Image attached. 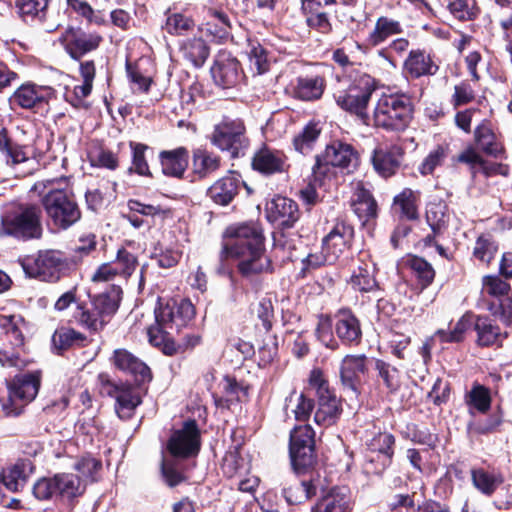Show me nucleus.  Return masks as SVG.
<instances>
[{
    "label": "nucleus",
    "instance_id": "nucleus-10",
    "mask_svg": "<svg viewBox=\"0 0 512 512\" xmlns=\"http://www.w3.org/2000/svg\"><path fill=\"white\" fill-rule=\"evenodd\" d=\"M289 451L293 469L297 473L304 472L314 464V431L310 425H300L291 431Z\"/></svg>",
    "mask_w": 512,
    "mask_h": 512
},
{
    "label": "nucleus",
    "instance_id": "nucleus-58",
    "mask_svg": "<svg viewBox=\"0 0 512 512\" xmlns=\"http://www.w3.org/2000/svg\"><path fill=\"white\" fill-rule=\"evenodd\" d=\"M112 263L118 274L125 278L130 277L138 266L136 256L125 248L118 249L116 259Z\"/></svg>",
    "mask_w": 512,
    "mask_h": 512
},
{
    "label": "nucleus",
    "instance_id": "nucleus-5",
    "mask_svg": "<svg viewBox=\"0 0 512 512\" xmlns=\"http://www.w3.org/2000/svg\"><path fill=\"white\" fill-rule=\"evenodd\" d=\"M375 89V80L368 74H360L350 81L347 87L335 89L333 97L341 109L355 115L363 124L368 125L370 122L368 106Z\"/></svg>",
    "mask_w": 512,
    "mask_h": 512
},
{
    "label": "nucleus",
    "instance_id": "nucleus-57",
    "mask_svg": "<svg viewBox=\"0 0 512 512\" xmlns=\"http://www.w3.org/2000/svg\"><path fill=\"white\" fill-rule=\"evenodd\" d=\"M77 310L75 314L76 320L90 330L97 331L102 329L108 321L99 311H95L94 307L92 310H86L79 305Z\"/></svg>",
    "mask_w": 512,
    "mask_h": 512
},
{
    "label": "nucleus",
    "instance_id": "nucleus-52",
    "mask_svg": "<svg viewBox=\"0 0 512 512\" xmlns=\"http://www.w3.org/2000/svg\"><path fill=\"white\" fill-rule=\"evenodd\" d=\"M474 486L483 494L491 495L503 482L501 475L488 473L483 469H474L471 472Z\"/></svg>",
    "mask_w": 512,
    "mask_h": 512
},
{
    "label": "nucleus",
    "instance_id": "nucleus-35",
    "mask_svg": "<svg viewBox=\"0 0 512 512\" xmlns=\"http://www.w3.org/2000/svg\"><path fill=\"white\" fill-rule=\"evenodd\" d=\"M404 67L413 78L434 75L438 70V66L433 62L430 55L420 50L410 52Z\"/></svg>",
    "mask_w": 512,
    "mask_h": 512
},
{
    "label": "nucleus",
    "instance_id": "nucleus-4",
    "mask_svg": "<svg viewBox=\"0 0 512 512\" xmlns=\"http://www.w3.org/2000/svg\"><path fill=\"white\" fill-rule=\"evenodd\" d=\"M42 211L37 204L11 205L1 216L0 235L19 240L40 239Z\"/></svg>",
    "mask_w": 512,
    "mask_h": 512
},
{
    "label": "nucleus",
    "instance_id": "nucleus-28",
    "mask_svg": "<svg viewBox=\"0 0 512 512\" xmlns=\"http://www.w3.org/2000/svg\"><path fill=\"white\" fill-rule=\"evenodd\" d=\"M252 167L265 175L279 173L284 171L285 157L280 151L264 147L255 153Z\"/></svg>",
    "mask_w": 512,
    "mask_h": 512
},
{
    "label": "nucleus",
    "instance_id": "nucleus-41",
    "mask_svg": "<svg viewBox=\"0 0 512 512\" xmlns=\"http://www.w3.org/2000/svg\"><path fill=\"white\" fill-rule=\"evenodd\" d=\"M324 88L325 82L320 76L298 78L294 95L301 100L312 101L322 96Z\"/></svg>",
    "mask_w": 512,
    "mask_h": 512
},
{
    "label": "nucleus",
    "instance_id": "nucleus-37",
    "mask_svg": "<svg viewBox=\"0 0 512 512\" xmlns=\"http://www.w3.org/2000/svg\"><path fill=\"white\" fill-rule=\"evenodd\" d=\"M474 329L477 333V343L480 346H491L501 342L507 336L501 333L500 328L493 323V320L486 316H477Z\"/></svg>",
    "mask_w": 512,
    "mask_h": 512
},
{
    "label": "nucleus",
    "instance_id": "nucleus-2",
    "mask_svg": "<svg viewBox=\"0 0 512 512\" xmlns=\"http://www.w3.org/2000/svg\"><path fill=\"white\" fill-rule=\"evenodd\" d=\"M194 315V306L187 299L160 303L155 309V324L147 331L149 342L168 356L195 348L201 343V336L198 334H187L178 344L170 337L174 331L178 332L185 327Z\"/></svg>",
    "mask_w": 512,
    "mask_h": 512
},
{
    "label": "nucleus",
    "instance_id": "nucleus-12",
    "mask_svg": "<svg viewBox=\"0 0 512 512\" xmlns=\"http://www.w3.org/2000/svg\"><path fill=\"white\" fill-rule=\"evenodd\" d=\"M102 41L101 35L87 33L81 28L67 27L59 37V42L74 60H79L85 54L96 50Z\"/></svg>",
    "mask_w": 512,
    "mask_h": 512
},
{
    "label": "nucleus",
    "instance_id": "nucleus-42",
    "mask_svg": "<svg viewBox=\"0 0 512 512\" xmlns=\"http://www.w3.org/2000/svg\"><path fill=\"white\" fill-rule=\"evenodd\" d=\"M0 327L4 330L11 345L15 348L24 345L23 329L25 328V321L20 315H1Z\"/></svg>",
    "mask_w": 512,
    "mask_h": 512
},
{
    "label": "nucleus",
    "instance_id": "nucleus-25",
    "mask_svg": "<svg viewBox=\"0 0 512 512\" xmlns=\"http://www.w3.org/2000/svg\"><path fill=\"white\" fill-rule=\"evenodd\" d=\"M268 218L278 221L281 225L291 227L299 217L298 205L295 201L277 196L267 206Z\"/></svg>",
    "mask_w": 512,
    "mask_h": 512
},
{
    "label": "nucleus",
    "instance_id": "nucleus-60",
    "mask_svg": "<svg viewBox=\"0 0 512 512\" xmlns=\"http://www.w3.org/2000/svg\"><path fill=\"white\" fill-rule=\"evenodd\" d=\"M501 424L502 417L496 413L490 415L485 421H470L467 424V432L469 434H489L495 432Z\"/></svg>",
    "mask_w": 512,
    "mask_h": 512
},
{
    "label": "nucleus",
    "instance_id": "nucleus-15",
    "mask_svg": "<svg viewBox=\"0 0 512 512\" xmlns=\"http://www.w3.org/2000/svg\"><path fill=\"white\" fill-rule=\"evenodd\" d=\"M105 392L116 400L115 410L121 419H129L141 404L138 391L130 384H117L108 379L103 382Z\"/></svg>",
    "mask_w": 512,
    "mask_h": 512
},
{
    "label": "nucleus",
    "instance_id": "nucleus-1",
    "mask_svg": "<svg viewBox=\"0 0 512 512\" xmlns=\"http://www.w3.org/2000/svg\"><path fill=\"white\" fill-rule=\"evenodd\" d=\"M224 238L222 256L237 259V269L243 277L272 272V262L265 253V238L257 224L231 225Z\"/></svg>",
    "mask_w": 512,
    "mask_h": 512
},
{
    "label": "nucleus",
    "instance_id": "nucleus-27",
    "mask_svg": "<svg viewBox=\"0 0 512 512\" xmlns=\"http://www.w3.org/2000/svg\"><path fill=\"white\" fill-rule=\"evenodd\" d=\"M162 172L167 176L182 178L188 166L189 153L185 147L159 153Z\"/></svg>",
    "mask_w": 512,
    "mask_h": 512
},
{
    "label": "nucleus",
    "instance_id": "nucleus-50",
    "mask_svg": "<svg viewBox=\"0 0 512 512\" xmlns=\"http://www.w3.org/2000/svg\"><path fill=\"white\" fill-rule=\"evenodd\" d=\"M475 139L482 151L494 157L502 153V146L496 141V136L485 124L478 126L475 130Z\"/></svg>",
    "mask_w": 512,
    "mask_h": 512
},
{
    "label": "nucleus",
    "instance_id": "nucleus-11",
    "mask_svg": "<svg viewBox=\"0 0 512 512\" xmlns=\"http://www.w3.org/2000/svg\"><path fill=\"white\" fill-rule=\"evenodd\" d=\"M200 430L195 420L184 422L182 428L175 430L170 436L167 449L177 458L196 456L200 450Z\"/></svg>",
    "mask_w": 512,
    "mask_h": 512
},
{
    "label": "nucleus",
    "instance_id": "nucleus-20",
    "mask_svg": "<svg viewBox=\"0 0 512 512\" xmlns=\"http://www.w3.org/2000/svg\"><path fill=\"white\" fill-rule=\"evenodd\" d=\"M40 382L41 375L37 371L15 376L9 385L10 400L15 404L19 401L20 406L26 405L38 394Z\"/></svg>",
    "mask_w": 512,
    "mask_h": 512
},
{
    "label": "nucleus",
    "instance_id": "nucleus-17",
    "mask_svg": "<svg viewBox=\"0 0 512 512\" xmlns=\"http://www.w3.org/2000/svg\"><path fill=\"white\" fill-rule=\"evenodd\" d=\"M368 371V358L364 354H348L340 363V379L344 388L355 396L360 393L361 376Z\"/></svg>",
    "mask_w": 512,
    "mask_h": 512
},
{
    "label": "nucleus",
    "instance_id": "nucleus-29",
    "mask_svg": "<svg viewBox=\"0 0 512 512\" xmlns=\"http://www.w3.org/2000/svg\"><path fill=\"white\" fill-rule=\"evenodd\" d=\"M33 471L34 465L30 459H20L3 472V484L8 490L16 492L24 487Z\"/></svg>",
    "mask_w": 512,
    "mask_h": 512
},
{
    "label": "nucleus",
    "instance_id": "nucleus-64",
    "mask_svg": "<svg viewBox=\"0 0 512 512\" xmlns=\"http://www.w3.org/2000/svg\"><path fill=\"white\" fill-rule=\"evenodd\" d=\"M474 98L475 92L471 85L466 81H462L454 87V93L451 97V104L454 108H457L472 102Z\"/></svg>",
    "mask_w": 512,
    "mask_h": 512
},
{
    "label": "nucleus",
    "instance_id": "nucleus-24",
    "mask_svg": "<svg viewBox=\"0 0 512 512\" xmlns=\"http://www.w3.org/2000/svg\"><path fill=\"white\" fill-rule=\"evenodd\" d=\"M351 207L363 223L376 218L378 206L371 192L361 182H357L351 197Z\"/></svg>",
    "mask_w": 512,
    "mask_h": 512
},
{
    "label": "nucleus",
    "instance_id": "nucleus-62",
    "mask_svg": "<svg viewBox=\"0 0 512 512\" xmlns=\"http://www.w3.org/2000/svg\"><path fill=\"white\" fill-rule=\"evenodd\" d=\"M248 54L250 67L256 74L260 75L268 71L269 62L267 59V53L260 44L252 45Z\"/></svg>",
    "mask_w": 512,
    "mask_h": 512
},
{
    "label": "nucleus",
    "instance_id": "nucleus-47",
    "mask_svg": "<svg viewBox=\"0 0 512 512\" xmlns=\"http://www.w3.org/2000/svg\"><path fill=\"white\" fill-rule=\"evenodd\" d=\"M375 369L378 373V381L383 383L388 393L392 394L399 390L401 381L400 372L397 368L383 360H377Z\"/></svg>",
    "mask_w": 512,
    "mask_h": 512
},
{
    "label": "nucleus",
    "instance_id": "nucleus-34",
    "mask_svg": "<svg viewBox=\"0 0 512 512\" xmlns=\"http://www.w3.org/2000/svg\"><path fill=\"white\" fill-rule=\"evenodd\" d=\"M341 413L340 403L334 394L318 398L314 421L319 426L329 427L336 423Z\"/></svg>",
    "mask_w": 512,
    "mask_h": 512
},
{
    "label": "nucleus",
    "instance_id": "nucleus-7",
    "mask_svg": "<svg viewBox=\"0 0 512 512\" xmlns=\"http://www.w3.org/2000/svg\"><path fill=\"white\" fill-rule=\"evenodd\" d=\"M359 165V155L350 144L334 141L327 145L325 150L316 156L313 167L315 181L333 176L334 168H339L345 173H352Z\"/></svg>",
    "mask_w": 512,
    "mask_h": 512
},
{
    "label": "nucleus",
    "instance_id": "nucleus-51",
    "mask_svg": "<svg viewBox=\"0 0 512 512\" xmlns=\"http://www.w3.org/2000/svg\"><path fill=\"white\" fill-rule=\"evenodd\" d=\"M320 133L321 129L316 123L307 124L303 130L293 139L295 150L301 154L309 153L316 143Z\"/></svg>",
    "mask_w": 512,
    "mask_h": 512
},
{
    "label": "nucleus",
    "instance_id": "nucleus-30",
    "mask_svg": "<svg viewBox=\"0 0 512 512\" xmlns=\"http://www.w3.org/2000/svg\"><path fill=\"white\" fill-rule=\"evenodd\" d=\"M229 28L228 16L220 10L209 8L207 19L199 26V31L205 32L215 41H222L228 37Z\"/></svg>",
    "mask_w": 512,
    "mask_h": 512
},
{
    "label": "nucleus",
    "instance_id": "nucleus-33",
    "mask_svg": "<svg viewBox=\"0 0 512 512\" xmlns=\"http://www.w3.org/2000/svg\"><path fill=\"white\" fill-rule=\"evenodd\" d=\"M349 284L355 291L362 293L372 292L378 288L375 279V266L371 262H361L353 269Z\"/></svg>",
    "mask_w": 512,
    "mask_h": 512
},
{
    "label": "nucleus",
    "instance_id": "nucleus-43",
    "mask_svg": "<svg viewBox=\"0 0 512 512\" xmlns=\"http://www.w3.org/2000/svg\"><path fill=\"white\" fill-rule=\"evenodd\" d=\"M194 19L183 12H171L166 16L163 29L173 36H184L194 31Z\"/></svg>",
    "mask_w": 512,
    "mask_h": 512
},
{
    "label": "nucleus",
    "instance_id": "nucleus-19",
    "mask_svg": "<svg viewBox=\"0 0 512 512\" xmlns=\"http://www.w3.org/2000/svg\"><path fill=\"white\" fill-rule=\"evenodd\" d=\"M111 362L117 369L131 375L138 384L149 382L152 379L150 368L127 349H115Z\"/></svg>",
    "mask_w": 512,
    "mask_h": 512
},
{
    "label": "nucleus",
    "instance_id": "nucleus-49",
    "mask_svg": "<svg viewBox=\"0 0 512 512\" xmlns=\"http://www.w3.org/2000/svg\"><path fill=\"white\" fill-rule=\"evenodd\" d=\"M49 0H16L18 13L24 20L45 18Z\"/></svg>",
    "mask_w": 512,
    "mask_h": 512
},
{
    "label": "nucleus",
    "instance_id": "nucleus-56",
    "mask_svg": "<svg viewBox=\"0 0 512 512\" xmlns=\"http://www.w3.org/2000/svg\"><path fill=\"white\" fill-rule=\"evenodd\" d=\"M471 323V315L465 314L457 321L450 332L439 329L435 332L432 339L438 338L441 342L447 343L460 342L463 339L465 332L471 326Z\"/></svg>",
    "mask_w": 512,
    "mask_h": 512
},
{
    "label": "nucleus",
    "instance_id": "nucleus-8",
    "mask_svg": "<svg viewBox=\"0 0 512 512\" xmlns=\"http://www.w3.org/2000/svg\"><path fill=\"white\" fill-rule=\"evenodd\" d=\"M19 263L29 278L55 283L66 269V261L58 250H40L36 254L19 259Z\"/></svg>",
    "mask_w": 512,
    "mask_h": 512
},
{
    "label": "nucleus",
    "instance_id": "nucleus-40",
    "mask_svg": "<svg viewBox=\"0 0 512 512\" xmlns=\"http://www.w3.org/2000/svg\"><path fill=\"white\" fill-rule=\"evenodd\" d=\"M122 298V289L113 285L108 292L95 296L92 306L99 311L107 320L117 311Z\"/></svg>",
    "mask_w": 512,
    "mask_h": 512
},
{
    "label": "nucleus",
    "instance_id": "nucleus-32",
    "mask_svg": "<svg viewBox=\"0 0 512 512\" xmlns=\"http://www.w3.org/2000/svg\"><path fill=\"white\" fill-rule=\"evenodd\" d=\"M402 32L403 28L399 21L381 16L376 20L374 28L367 36L366 41L368 45L376 47Z\"/></svg>",
    "mask_w": 512,
    "mask_h": 512
},
{
    "label": "nucleus",
    "instance_id": "nucleus-21",
    "mask_svg": "<svg viewBox=\"0 0 512 512\" xmlns=\"http://www.w3.org/2000/svg\"><path fill=\"white\" fill-rule=\"evenodd\" d=\"M403 150L398 145H381L375 148L372 164L375 171L382 177H391L400 167Z\"/></svg>",
    "mask_w": 512,
    "mask_h": 512
},
{
    "label": "nucleus",
    "instance_id": "nucleus-39",
    "mask_svg": "<svg viewBox=\"0 0 512 512\" xmlns=\"http://www.w3.org/2000/svg\"><path fill=\"white\" fill-rule=\"evenodd\" d=\"M220 165L219 155L202 148L193 151V171L200 178H205L216 172Z\"/></svg>",
    "mask_w": 512,
    "mask_h": 512
},
{
    "label": "nucleus",
    "instance_id": "nucleus-45",
    "mask_svg": "<svg viewBox=\"0 0 512 512\" xmlns=\"http://www.w3.org/2000/svg\"><path fill=\"white\" fill-rule=\"evenodd\" d=\"M367 448L371 452L378 453L388 463L394 454L395 437L389 432H378L367 440Z\"/></svg>",
    "mask_w": 512,
    "mask_h": 512
},
{
    "label": "nucleus",
    "instance_id": "nucleus-48",
    "mask_svg": "<svg viewBox=\"0 0 512 512\" xmlns=\"http://www.w3.org/2000/svg\"><path fill=\"white\" fill-rule=\"evenodd\" d=\"M498 245L490 234L480 235L473 248V257L486 265L494 259Z\"/></svg>",
    "mask_w": 512,
    "mask_h": 512
},
{
    "label": "nucleus",
    "instance_id": "nucleus-31",
    "mask_svg": "<svg viewBox=\"0 0 512 512\" xmlns=\"http://www.w3.org/2000/svg\"><path fill=\"white\" fill-rule=\"evenodd\" d=\"M318 484L314 480L293 479L286 482L283 487V496L290 505H297L305 502L316 495Z\"/></svg>",
    "mask_w": 512,
    "mask_h": 512
},
{
    "label": "nucleus",
    "instance_id": "nucleus-61",
    "mask_svg": "<svg viewBox=\"0 0 512 512\" xmlns=\"http://www.w3.org/2000/svg\"><path fill=\"white\" fill-rule=\"evenodd\" d=\"M101 467V462L90 456L81 458L75 464V469L81 474L80 478L85 484L87 481L93 482L96 480L95 474Z\"/></svg>",
    "mask_w": 512,
    "mask_h": 512
},
{
    "label": "nucleus",
    "instance_id": "nucleus-55",
    "mask_svg": "<svg viewBox=\"0 0 512 512\" xmlns=\"http://www.w3.org/2000/svg\"><path fill=\"white\" fill-rule=\"evenodd\" d=\"M408 265L422 288H426L433 282L435 271L432 265L425 259L413 256L408 260Z\"/></svg>",
    "mask_w": 512,
    "mask_h": 512
},
{
    "label": "nucleus",
    "instance_id": "nucleus-16",
    "mask_svg": "<svg viewBox=\"0 0 512 512\" xmlns=\"http://www.w3.org/2000/svg\"><path fill=\"white\" fill-rule=\"evenodd\" d=\"M353 227L344 221H337L322 241L323 251L327 253L329 265L334 264L349 248L353 238Z\"/></svg>",
    "mask_w": 512,
    "mask_h": 512
},
{
    "label": "nucleus",
    "instance_id": "nucleus-3",
    "mask_svg": "<svg viewBox=\"0 0 512 512\" xmlns=\"http://www.w3.org/2000/svg\"><path fill=\"white\" fill-rule=\"evenodd\" d=\"M69 179L65 176L37 181L31 191L41 197V204L53 225L68 229L81 218V211L71 195L66 192Z\"/></svg>",
    "mask_w": 512,
    "mask_h": 512
},
{
    "label": "nucleus",
    "instance_id": "nucleus-6",
    "mask_svg": "<svg viewBox=\"0 0 512 512\" xmlns=\"http://www.w3.org/2000/svg\"><path fill=\"white\" fill-rule=\"evenodd\" d=\"M413 114L412 103L404 94H382L373 110V122L387 131H403Z\"/></svg>",
    "mask_w": 512,
    "mask_h": 512
},
{
    "label": "nucleus",
    "instance_id": "nucleus-14",
    "mask_svg": "<svg viewBox=\"0 0 512 512\" xmlns=\"http://www.w3.org/2000/svg\"><path fill=\"white\" fill-rule=\"evenodd\" d=\"M510 285L497 275H487L482 279V292L485 295L499 299V307L494 315L501 321L510 325L512 323V298L510 297Z\"/></svg>",
    "mask_w": 512,
    "mask_h": 512
},
{
    "label": "nucleus",
    "instance_id": "nucleus-46",
    "mask_svg": "<svg viewBox=\"0 0 512 512\" xmlns=\"http://www.w3.org/2000/svg\"><path fill=\"white\" fill-rule=\"evenodd\" d=\"M466 404L470 407L469 413L474 414L473 409L480 413H486L491 406L490 391L483 385L474 384L471 390L466 394Z\"/></svg>",
    "mask_w": 512,
    "mask_h": 512
},
{
    "label": "nucleus",
    "instance_id": "nucleus-26",
    "mask_svg": "<svg viewBox=\"0 0 512 512\" xmlns=\"http://www.w3.org/2000/svg\"><path fill=\"white\" fill-rule=\"evenodd\" d=\"M352 499L346 488H332L312 508V512H351Z\"/></svg>",
    "mask_w": 512,
    "mask_h": 512
},
{
    "label": "nucleus",
    "instance_id": "nucleus-54",
    "mask_svg": "<svg viewBox=\"0 0 512 512\" xmlns=\"http://www.w3.org/2000/svg\"><path fill=\"white\" fill-rule=\"evenodd\" d=\"M317 340L331 350H337L339 343L333 335V323L329 316L320 315L315 328Z\"/></svg>",
    "mask_w": 512,
    "mask_h": 512
},
{
    "label": "nucleus",
    "instance_id": "nucleus-53",
    "mask_svg": "<svg viewBox=\"0 0 512 512\" xmlns=\"http://www.w3.org/2000/svg\"><path fill=\"white\" fill-rule=\"evenodd\" d=\"M417 196L409 188H405L400 194L394 197V206L400 211L403 217L414 220L418 216L416 206Z\"/></svg>",
    "mask_w": 512,
    "mask_h": 512
},
{
    "label": "nucleus",
    "instance_id": "nucleus-23",
    "mask_svg": "<svg viewBox=\"0 0 512 512\" xmlns=\"http://www.w3.org/2000/svg\"><path fill=\"white\" fill-rule=\"evenodd\" d=\"M242 181L240 175L231 172L210 186L207 196L216 204L228 205L238 194Z\"/></svg>",
    "mask_w": 512,
    "mask_h": 512
},
{
    "label": "nucleus",
    "instance_id": "nucleus-44",
    "mask_svg": "<svg viewBox=\"0 0 512 512\" xmlns=\"http://www.w3.org/2000/svg\"><path fill=\"white\" fill-rule=\"evenodd\" d=\"M87 338L84 334L68 327L57 329L52 336V343L58 352L72 347L83 346Z\"/></svg>",
    "mask_w": 512,
    "mask_h": 512
},
{
    "label": "nucleus",
    "instance_id": "nucleus-36",
    "mask_svg": "<svg viewBox=\"0 0 512 512\" xmlns=\"http://www.w3.org/2000/svg\"><path fill=\"white\" fill-rule=\"evenodd\" d=\"M179 50L183 57L195 67H201L210 54V49L202 37L183 40Z\"/></svg>",
    "mask_w": 512,
    "mask_h": 512
},
{
    "label": "nucleus",
    "instance_id": "nucleus-63",
    "mask_svg": "<svg viewBox=\"0 0 512 512\" xmlns=\"http://www.w3.org/2000/svg\"><path fill=\"white\" fill-rule=\"evenodd\" d=\"M449 9L457 19L462 21L471 20L477 14L474 1L472 0H454L449 4Z\"/></svg>",
    "mask_w": 512,
    "mask_h": 512
},
{
    "label": "nucleus",
    "instance_id": "nucleus-22",
    "mask_svg": "<svg viewBox=\"0 0 512 512\" xmlns=\"http://www.w3.org/2000/svg\"><path fill=\"white\" fill-rule=\"evenodd\" d=\"M337 337L346 345H358L362 340L359 319L349 309H341L334 325Z\"/></svg>",
    "mask_w": 512,
    "mask_h": 512
},
{
    "label": "nucleus",
    "instance_id": "nucleus-18",
    "mask_svg": "<svg viewBox=\"0 0 512 512\" xmlns=\"http://www.w3.org/2000/svg\"><path fill=\"white\" fill-rule=\"evenodd\" d=\"M215 83L223 88L236 85L240 80V64L228 51H220L211 67Z\"/></svg>",
    "mask_w": 512,
    "mask_h": 512
},
{
    "label": "nucleus",
    "instance_id": "nucleus-9",
    "mask_svg": "<svg viewBox=\"0 0 512 512\" xmlns=\"http://www.w3.org/2000/svg\"><path fill=\"white\" fill-rule=\"evenodd\" d=\"M209 140L219 150L228 152L232 158L243 156L250 145L245 124L239 118H224L214 126Z\"/></svg>",
    "mask_w": 512,
    "mask_h": 512
},
{
    "label": "nucleus",
    "instance_id": "nucleus-13",
    "mask_svg": "<svg viewBox=\"0 0 512 512\" xmlns=\"http://www.w3.org/2000/svg\"><path fill=\"white\" fill-rule=\"evenodd\" d=\"M55 91L50 86H41L33 83H25L18 87L9 98L11 105H17L22 109H40L49 104Z\"/></svg>",
    "mask_w": 512,
    "mask_h": 512
},
{
    "label": "nucleus",
    "instance_id": "nucleus-59",
    "mask_svg": "<svg viewBox=\"0 0 512 512\" xmlns=\"http://www.w3.org/2000/svg\"><path fill=\"white\" fill-rule=\"evenodd\" d=\"M130 147L132 149V166L130 170L141 176H150L149 165L145 158L147 146L141 143L130 142Z\"/></svg>",
    "mask_w": 512,
    "mask_h": 512
},
{
    "label": "nucleus",
    "instance_id": "nucleus-38",
    "mask_svg": "<svg viewBox=\"0 0 512 512\" xmlns=\"http://www.w3.org/2000/svg\"><path fill=\"white\" fill-rule=\"evenodd\" d=\"M57 495L63 499L71 500L82 495L85 483L79 475L73 473H59L55 475Z\"/></svg>",
    "mask_w": 512,
    "mask_h": 512
}]
</instances>
